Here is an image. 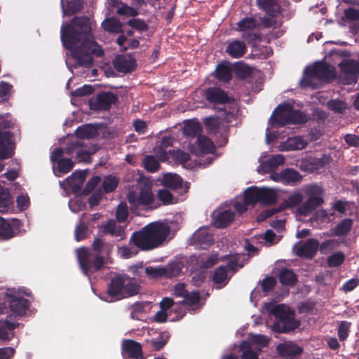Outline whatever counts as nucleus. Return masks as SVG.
Returning <instances> with one entry per match:
<instances>
[{"label":"nucleus","mask_w":359,"mask_h":359,"mask_svg":"<svg viewBox=\"0 0 359 359\" xmlns=\"http://www.w3.org/2000/svg\"><path fill=\"white\" fill-rule=\"evenodd\" d=\"M88 17L76 16L69 24L61 27V40L64 47L71 53L79 66L90 67L92 55L102 57L104 51L95 41Z\"/></svg>","instance_id":"f257e3e1"},{"label":"nucleus","mask_w":359,"mask_h":359,"mask_svg":"<svg viewBox=\"0 0 359 359\" xmlns=\"http://www.w3.org/2000/svg\"><path fill=\"white\" fill-rule=\"evenodd\" d=\"M170 233V227L161 222H154L132 233L129 243L142 251H150L161 246Z\"/></svg>","instance_id":"f03ea898"},{"label":"nucleus","mask_w":359,"mask_h":359,"mask_svg":"<svg viewBox=\"0 0 359 359\" xmlns=\"http://www.w3.org/2000/svg\"><path fill=\"white\" fill-rule=\"evenodd\" d=\"M92 248L97 252V255L93 258L87 248L82 247L77 250L79 263L86 276H90L103 268L104 260V257L100 254L105 252L108 255L112 246L107 243L102 238L96 237L92 243Z\"/></svg>","instance_id":"7ed1b4c3"},{"label":"nucleus","mask_w":359,"mask_h":359,"mask_svg":"<svg viewBox=\"0 0 359 359\" xmlns=\"http://www.w3.org/2000/svg\"><path fill=\"white\" fill-rule=\"evenodd\" d=\"M140 292V285L126 273H116L111 277L107 287L100 299L107 302H115Z\"/></svg>","instance_id":"20e7f679"},{"label":"nucleus","mask_w":359,"mask_h":359,"mask_svg":"<svg viewBox=\"0 0 359 359\" xmlns=\"http://www.w3.org/2000/svg\"><path fill=\"white\" fill-rule=\"evenodd\" d=\"M127 199L131 209L139 210L149 208L155 201L151 182L147 180L138 181L136 189L128 192Z\"/></svg>","instance_id":"39448f33"},{"label":"nucleus","mask_w":359,"mask_h":359,"mask_svg":"<svg viewBox=\"0 0 359 359\" xmlns=\"http://www.w3.org/2000/svg\"><path fill=\"white\" fill-rule=\"evenodd\" d=\"M271 313L276 318L272 328L278 333H286L295 330L299 325L290 313V309L284 304L273 307Z\"/></svg>","instance_id":"423d86ee"},{"label":"nucleus","mask_w":359,"mask_h":359,"mask_svg":"<svg viewBox=\"0 0 359 359\" xmlns=\"http://www.w3.org/2000/svg\"><path fill=\"white\" fill-rule=\"evenodd\" d=\"M334 69L323 61H318L313 66H308L304 69L306 77L302 80V84L304 87L311 86V79H328L334 76Z\"/></svg>","instance_id":"0eeeda50"},{"label":"nucleus","mask_w":359,"mask_h":359,"mask_svg":"<svg viewBox=\"0 0 359 359\" xmlns=\"http://www.w3.org/2000/svg\"><path fill=\"white\" fill-rule=\"evenodd\" d=\"M203 97L208 103L214 106L233 103L235 99L219 87H208L203 90Z\"/></svg>","instance_id":"6e6552de"},{"label":"nucleus","mask_w":359,"mask_h":359,"mask_svg":"<svg viewBox=\"0 0 359 359\" xmlns=\"http://www.w3.org/2000/svg\"><path fill=\"white\" fill-rule=\"evenodd\" d=\"M100 231L104 235L114 238L116 241H121L126 238V226L121 225L116 219H108L101 225Z\"/></svg>","instance_id":"1a4fd4ad"},{"label":"nucleus","mask_w":359,"mask_h":359,"mask_svg":"<svg viewBox=\"0 0 359 359\" xmlns=\"http://www.w3.org/2000/svg\"><path fill=\"white\" fill-rule=\"evenodd\" d=\"M292 104L289 103L280 104L273 111L269 119L271 126L283 127L288 124Z\"/></svg>","instance_id":"9d476101"},{"label":"nucleus","mask_w":359,"mask_h":359,"mask_svg":"<svg viewBox=\"0 0 359 359\" xmlns=\"http://www.w3.org/2000/svg\"><path fill=\"white\" fill-rule=\"evenodd\" d=\"M6 297L11 311L19 316H24L27 314L30 306V302L28 299L15 293L7 292Z\"/></svg>","instance_id":"9b49d317"},{"label":"nucleus","mask_w":359,"mask_h":359,"mask_svg":"<svg viewBox=\"0 0 359 359\" xmlns=\"http://www.w3.org/2000/svg\"><path fill=\"white\" fill-rule=\"evenodd\" d=\"M19 326L15 315H8L5 320H0V340L11 341L14 337V330Z\"/></svg>","instance_id":"f8f14e48"},{"label":"nucleus","mask_w":359,"mask_h":359,"mask_svg":"<svg viewBox=\"0 0 359 359\" xmlns=\"http://www.w3.org/2000/svg\"><path fill=\"white\" fill-rule=\"evenodd\" d=\"M116 101L117 97L113 93L102 92L97 94L95 100L90 101L89 106L93 110H108Z\"/></svg>","instance_id":"ddd939ff"},{"label":"nucleus","mask_w":359,"mask_h":359,"mask_svg":"<svg viewBox=\"0 0 359 359\" xmlns=\"http://www.w3.org/2000/svg\"><path fill=\"white\" fill-rule=\"evenodd\" d=\"M319 241L316 238H309L302 245L294 246L295 255L301 258L312 259L317 254Z\"/></svg>","instance_id":"4468645a"},{"label":"nucleus","mask_w":359,"mask_h":359,"mask_svg":"<svg viewBox=\"0 0 359 359\" xmlns=\"http://www.w3.org/2000/svg\"><path fill=\"white\" fill-rule=\"evenodd\" d=\"M280 359H299L303 349L292 341H285L276 347Z\"/></svg>","instance_id":"2eb2a0df"},{"label":"nucleus","mask_w":359,"mask_h":359,"mask_svg":"<svg viewBox=\"0 0 359 359\" xmlns=\"http://www.w3.org/2000/svg\"><path fill=\"white\" fill-rule=\"evenodd\" d=\"M339 67L348 84L355 83L359 75V62L354 60L343 61Z\"/></svg>","instance_id":"dca6fc26"},{"label":"nucleus","mask_w":359,"mask_h":359,"mask_svg":"<svg viewBox=\"0 0 359 359\" xmlns=\"http://www.w3.org/2000/svg\"><path fill=\"white\" fill-rule=\"evenodd\" d=\"M274 181L280 182L285 185L293 186L302 181V177L299 172L292 168H286L279 173L271 175Z\"/></svg>","instance_id":"f3484780"},{"label":"nucleus","mask_w":359,"mask_h":359,"mask_svg":"<svg viewBox=\"0 0 359 359\" xmlns=\"http://www.w3.org/2000/svg\"><path fill=\"white\" fill-rule=\"evenodd\" d=\"M9 131L0 130V159H8L14 154V143Z\"/></svg>","instance_id":"a211bd4d"},{"label":"nucleus","mask_w":359,"mask_h":359,"mask_svg":"<svg viewBox=\"0 0 359 359\" xmlns=\"http://www.w3.org/2000/svg\"><path fill=\"white\" fill-rule=\"evenodd\" d=\"M114 69L121 73L127 74L133 72L136 67L135 60L126 55H118L113 61Z\"/></svg>","instance_id":"6ab92c4d"},{"label":"nucleus","mask_w":359,"mask_h":359,"mask_svg":"<svg viewBox=\"0 0 359 359\" xmlns=\"http://www.w3.org/2000/svg\"><path fill=\"white\" fill-rule=\"evenodd\" d=\"M193 243L200 248L205 249L214 243V238L208 229H199L193 235Z\"/></svg>","instance_id":"aec40b11"},{"label":"nucleus","mask_w":359,"mask_h":359,"mask_svg":"<svg viewBox=\"0 0 359 359\" xmlns=\"http://www.w3.org/2000/svg\"><path fill=\"white\" fill-rule=\"evenodd\" d=\"M123 351L131 359H144L140 343L133 339H126L122 345Z\"/></svg>","instance_id":"412c9836"},{"label":"nucleus","mask_w":359,"mask_h":359,"mask_svg":"<svg viewBox=\"0 0 359 359\" xmlns=\"http://www.w3.org/2000/svg\"><path fill=\"white\" fill-rule=\"evenodd\" d=\"M323 202V198L320 196H311L298 207L297 212L302 216H307L316 208L320 206Z\"/></svg>","instance_id":"4be33fe9"},{"label":"nucleus","mask_w":359,"mask_h":359,"mask_svg":"<svg viewBox=\"0 0 359 359\" xmlns=\"http://www.w3.org/2000/svg\"><path fill=\"white\" fill-rule=\"evenodd\" d=\"M197 148L193 151L196 156L213 154L216 147L210 139L205 136H198L196 140Z\"/></svg>","instance_id":"5701e85b"},{"label":"nucleus","mask_w":359,"mask_h":359,"mask_svg":"<svg viewBox=\"0 0 359 359\" xmlns=\"http://www.w3.org/2000/svg\"><path fill=\"white\" fill-rule=\"evenodd\" d=\"M174 140V137L171 136H164L160 144L154 149V152L160 161L165 162L169 159V151H168L167 149L172 146Z\"/></svg>","instance_id":"b1692460"},{"label":"nucleus","mask_w":359,"mask_h":359,"mask_svg":"<svg viewBox=\"0 0 359 359\" xmlns=\"http://www.w3.org/2000/svg\"><path fill=\"white\" fill-rule=\"evenodd\" d=\"M278 194L276 191L269 187H259V203L262 205H271L276 203Z\"/></svg>","instance_id":"393cba45"},{"label":"nucleus","mask_w":359,"mask_h":359,"mask_svg":"<svg viewBox=\"0 0 359 359\" xmlns=\"http://www.w3.org/2000/svg\"><path fill=\"white\" fill-rule=\"evenodd\" d=\"M258 7L270 17L275 18L280 13V7L277 0H257Z\"/></svg>","instance_id":"a878e982"},{"label":"nucleus","mask_w":359,"mask_h":359,"mask_svg":"<svg viewBox=\"0 0 359 359\" xmlns=\"http://www.w3.org/2000/svg\"><path fill=\"white\" fill-rule=\"evenodd\" d=\"M215 77L220 81L228 83L232 79V69L227 62L218 64L215 68Z\"/></svg>","instance_id":"bb28decb"},{"label":"nucleus","mask_w":359,"mask_h":359,"mask_svg":"<svg viewBox=\"0 0 359 359\" xmlns=\"http://www.w3.org/2000/svg\"><path fill=\"white\" fill-rule=\"evenodd\" d=\"M247 51V46L243 41L235 40L229 43L226 52L233 58H240Z\"/></svg>","instance_id":"cd10ccee"},{"label":"nucleus","mask_w":359,"mask_h":359,"mask_svg":"<svg viewBox=\"0 0 359 359\" xmlns=\"http://www.w3.org/2000/svg\"><path fill=\"white\" fill-rule=\"evenodd\" d=\"M162 184L165 188L172 190H180L183 188V180L182 177L172 173L165 174L162 180Z\"/></svg>","instance_id":"c85d7f7f"},{"label":"nucleus","mask_w":359,"mask_h":359,"mask_svg":"<svg viewBox=\"0 0 359 359\" xmlns=\"http://www.w3.org/2000/svg\"><path fill=\"white\" fill-rule=\"evenodd\" d=\"M278 279L284 286L294 287L297 281V276L292 269L283 267L280 270Z\"/></svg>","instance_id":"c756f323"},{"label":"nucleus","mask_w":359,"mask_h":359,"mask_svg":"<svg viewBox=\"0 0 359 359\" xmlns=\"http://www.w3.org/2000/svg\"><path fill=\"white\" fill-rule=\"evenodd\" d=\"M234 217V212L230 210L219 212L214 219V225L217 228H225L233 222Z\"/></svg>","instance_id":"7c9ffc66"},{"label":"nucleus","mask_w":359,"mask_h":359,"mask_svg":"<svg viewBox=\"0 0 359 359\" xmlns=\"http://www.w3.org/2000/svg\"><path fill=\"white\" fill-rule=\"evenodd\" d=\"M75 135L79 139H92L98 135L97 128L92 124H85L76 128Z\"/></svg>","instance_id":"2f4dec72"},{"label":"nucleus","mask_w":359,"mask_h":359,"mask_svg":"<svg viewBox=\"0 0 359 359\" xmlns=\"http://www.w3.org/2000/svg\"><path fill=\"white\" fill-rule=\"evenodd\" d=\"M353 225V220L351 218L342 219L337 225L332 229V235L335 236H345L351 231Z\"/></svg>","instance_id":"473e14b6"},{"label":"nucleus","mask_w":359,"mask_h":359,"mask_svg":"<svg viewBox=\"0 0 359 359\" xmlns=\"http://www.w3.org/2000/svg\"><path fill=\"white\" fill-rule=\"evenodd\" d=\"M307 145V142L300 136L289 137L284 143L283 150L293 151L301 150L304 149Z\"/></svg>","instance_id":"72a5a7b5"},{"label":"nucleus","mask_w":359,"mask_h":359,"mask_svg":"<svg viewBox=\"0 0 359 359\" xmlns=\"http://www.w3.org/2000/svg\"><path fill=\"white\" fill-rule=\"evenodd\" d=\"M233 71L237 78L243 80L252 76L253 68L243 62H238L233 65Z\"/></svg>","instance_id":"f704fd0d"},{"label":"nucleus","mask_w":359,"mask_h":359,"mask_svg":"<svg viewBox=\"0 0 359 359\" xmlns=\"http://www.w3.org/2000/svg\"><path fill=\"white\" fill-rule=\"evenodd\" d=\"M102 27L104 31H107L109 33L118 34L123 32L122 29V23L120 22V20L114 18L104 20L102 22Z\"/></svg>","instance_id":"c9c22d12"},{"label":"nucleus","mask_w":359,"mask_h":359,"mask_svg":"<svg viewBox=\"0 0 359 359\" xmlns=\"http://www.w3.org/2000/svg\"><path fill=\"white\" fill-rule=\"evenodd\" d=\"M84 2L83 0L67 1V8L64 6V0H61V6L64 15H69L81 11L83 8Z\"/></svg>","instance_id":"e433bc0d"},{"label":"nucleus","mask_w":359,"mask_h":359,"mask_svg":"<svg viewBox=\"0 0 359 359\" xmlns=\"http://www.w3.org/2000/svg\"><path fill=\"white\" fill-rule=\"evenodd\" d=\"M13 205V200L8 190L0 184V211L7 212Z\"/></svg>","instance_id":"4c0bfd02"},{"label":"nucleus","mask_w":359,"mask_h":359,"mask_svg":"<svg viewBox=\"0 0 359 359\" xmlns=\"http://www.w3.org/2000/svg\"><path fill=\"white\" fill-rule=\"evenodd\" d=\"M243 201L250 205H255L259 203V187L257 186L248 187L244 191Z\"/></svg>","instance_id":"58836bf2"},{"label":"nucleus","mask_w":359,"mask_h":359,"mask_svg":"<svg viewBox=\"0 0 359 359\" xmlns=\"http://www.w3.org/2000/svg\"><path fill=\"white\" fill-rule=\"evenodd\" d=\"M15 232L11 223L0 217V240L6 241L15 236Z\"/></svg>","instance_id":"ea45409f"},{"label":"nucleus","mask_w":359,"mask_h":359,"mask_svg":"<svg viewBox=\"0 0 359 359\" xmlns=\"http://www.w3.org/2000/svg\"><path fill=\"white\" fill-rule=\"evenodd\" d=\"M308 121L306 114L299 109H295L292 105L288 124H303Z\"/></svg>","instance_id":"a19ab883"},{"label":"nucleus","mask_w":359,"mask_h":359,"mask_svg":"<svg viewBox=\"0 0 359 359\" xmlns=\"http://www.w3.org/2000/svg\"><path fill=\"white\" fill-rule=\"evenodd\" d=\"M86 171L76 170L69 177L67 178V182L69 185H75L78 188H80L86 179Z\"/></svg>","instance_id":"79ce46f5"},{"label":"nucleus","mask_w":359,"mask_h":359,"mask_svg":"<svg viewBox=\"0 0 359 359\" xmlns=\"http://www.w3.org/2000/svg\"><path fill=\"white\" fill-rule=\"evenodd\" d=\"M345 259V254L341 251H338L330 255L327 258L326 263L328 267H339L344 262Z\"/></svg>","instance_id":"37998d69"},{"label":"nucleus","mask_w":359,"mask_h":359,"mask_svg":"<svg viewBox=\"0 0 359 359\" xmlns=\"http://www.w3.org/2000/svg\"><path fill=\"white\" fill-rule=\"evenodd\" d=\"M303 199H304V196L302 195V194L299 193V192H295L291 195H290L287 199V201H285L284 203L280 204L279 205H283L285 208H284V210L287 208H293V207H296L297 205H302L301 203H302L303 201Z\"/></svg>","instance_id":"c03bdc74"},{"label":"nucleus","mask_w":359,"mask_h":359,"mask_svg":"<svg viewBox=\"0 0 359 359\" xmlns=\"http://www.w3.org/2000/svg\"><path fill=\"white\" fill-rule=\"evenodd\" d=\"M168 340V339L167 337L161 334L157 337L153 338L150 341H147V342L150 345L151 351H158L165 346Z\"/></svg>","instance_id":"a18cd8bd"},{"label":"nucleus","mask_w":359,"mask_h":359,"mask_svg":"<svg viewBox=\"0 0 359 359\" xmlns=\"http://www.w3.org/2000/svg\"><path fill=\"white\" fill-rule=\"evenodd\" d=\"M169 156H171L173 160L177 163H185L190 160V155L180 149L169 150Z\"/></svg>","instance_id":"49530a36"},{"label":"nucleus","mask_w":359,"mask_h":359,"mask_svg":"<svg viewBox=\"0 0 359 359\" xmlns=\"http://www.w3.org/2000/svg\"><path fill=\"white\" fill-rule=\"evenodd\" d=\"M201 129L200 125L197 123H186L184 128L183 133L187 137H195L196 136H201L200 133Z\"/></svg>","instance_id":"de8ad7c7"},{"label":"nucleus","mask_w":359,"mask_h":359,"mask_svg":"<svg viewBox=\"0 0 359 359\" xmlns=\"http://www.w3.org/2000/svg\"><path fill=\"white\" fill-rule=\"evenodd\" d=\"M143 165L144 169L150 172H156L160 167L158 161L151 155L146 156L144 158Z\"/></svg>","instance_id":"09e8293b"},{"label":"nucleus","mask_w":359,"mask_h":359,"mask_svg":"<svg viewBox=\"0 0 359 359\" xmlns=\"http://www.w3.org/2000/svg\"><path fill=\"white\" fill-rule=\"evenodd\" d=\"M327 105L330 110L338 114H343L347 108L346 103L338 99L330 100Z\"/></svg>","instance_id":"8fccbe9b"},{"label":"nucleus","mask_w":359,"mask_h":359,"mask_svg":"<svg viewBox=\"0 0 359 359\" xmlns=\"http://www.w3.org/2000/svg\"><path fill=\"white\" fill-rule=\"evenodd\" d=\"M118 184V180L116 177L109 175L104 179L102 187L106 193H111L116 189Z\"/></svg>","instance_id":"3c124183"},{"label":"nucleus","mask_w":359,"mask_h":359,"mask_svg":"<svg viewBox=\"0 0 359 359\" xmlns=\"http://www.w3.org/2000/svg\"><path fill=\"white\" fill-rule=\"evenodd\" d=\"M227 278V269L225 266H219L216 269L212 276V280L216 284L224 283Z\"/></svg>","instance_id":"603ef678"},{"label":"nucleus","mask_w":359,"mask_h":359,"mask_svg":"<svg viewBox=\"0 0 359 359\" xmlns=\"http://www.w3.org/2000/svg\"><path fill=\"white\" fill-rule=\"evenodd\" d=\"M131 243H129V245ZM138 248L135 247V245H127V246H123L118 248V252L121 255V257L125 259H129L134 256H136L139 250Z\"/></svg>","instance_id":"864d4df0"},{"label":"nucleus","mask_w":359,"mask_h":359,"mask_svg":"<svg viewBox=\"0 0 359 359\" xmlns=\"http://www.w3.org/2000/svg\"><path fill=\"white\" fill-rule=\"evenodd\" d=\"M339 245V242L336 239H329L319 243L318 249L323 255H326L328 250H332Z\"/></svg>","instance_id":"5fc2aeb1"},{"label":"nucleus","mask_w":359,"mask_h":359,"mask_svg":"<svg viewBox=\"0 0 359 359\" xmlns=\"http://www.w3.org/2000/svg\"><path fill=\"white\" fill-rule=\"evenodd\" d=\"M284 206L283 205H279L277 208H272L268 210H266L263 212H262L257 218V221L258 222H262L267 219L268 218L271 217L273 215L280 212L284 210Z\"/></svg>","instance_id":"6e6d98bb"},{"label":"nucleus","mask_w":359,"mask_h":359,"mask_svg":"<svg viewBox=\"0 0 359 359\" xmlns=\"http://www.w3.org/2000/svg\"><path fill=\"white\" fill-rule=\"evenodd\" d=\"M146 274L151 278H161L166 276L167 270L163 267L147 266Z\"/></svg>","instance_id":"4d7b16f0"},{"label":"nucleus","mask_w":359,"mask_h":359,"mask_svg":"<svg viewBox=\"0 0 359 359\" xmlns=\"http://www.w3.org/2000/svg\"><path fill=\"white\" fill-rule=\"evenodd\" d=\"M74 163L69 158H63L57 162V170L63 174H67L72 170Z\"/></svg>","instance_id":"13d9d810"},{"label":"nucleus","mask_w":359,"mask_h":359,"mask_svg":"<svg viewBox=\"0 0 359 359\" xmlns=\"http://www.w3.org/2000/svg\"><path fill=\"white\" fill-rule=\"evenodd\" d=\"M238 28L240 31L252 30L256 28V20L253 18H245L238 23Z\"/></svg>","instance_id":"bf43d9fd"},{"label":"nucleus","mask_w":359,"mask_h":359,"mask_svg":"<svg viewBox=\"0 0 359 359\" xmlns=\"http://www.w3.org/2000/svg\"><path fill=\"white\" fill-rule=\"evenodd\" d=\"M157 197L163 205H169L173 203L174 197L170 191L162 189L157 192Z\"/></svg>","instance_id":"052dcab7"},{"label":"nucleus","mask_w":359,"mask_h":359,"mask_svg":"<svg viewBox=\"0 0 359 359\" xmlns=\"http://www.w3.org/2000/svg\"><path fill=\"white\" fill-rule=\"evenodd\" d=\"M351 323L341 321L338 328V337L340 341H343L347 339L349 334Z\"/></svg>","instance_id":"680f3d73"},{"label":"nucleus","mask_w":359,"mask_h":359,"mask_svg":"<svg viewBox=\"0 0 359 359\" xmlns=\"http://www.w3.org/2000/svg\"><path fill=\"white\" fill-rule=\"evenodd\" d=\"M200 292L198 291H192L187 293L183 302L189 306H194L200 302Z\"/></svg>","instance_id":"e2e57ef3"},{"label":"nucleus","mask_w":359,"mask_h":359,"mask_svg":"<svg viewBox=\"0 0 359 359\" xmlns=\"http://www.w3.org/2000/svg\"><path fill=\"white\" fill-rule=\"evenodd\" d=\"M120 6H121L116 10V13L120 15L135 17L138 14L137 11L134 8L129 6L126 4L121 3Z\"/></svg>","instance_id":"0e129e2a"},{"label":"nucleus","mask_w":359,"mask_h":359,"mask_svg":"<svg viewBox=\"0 0 359 359\" xmlns=\"http://www.w3.org/2000/svg\"><path fill=\"white\" fill-rule=\"evenodd\" d=\"M88 229V226L86 223L80 222L75 229V239L77 241L84 239L86 237Z\"/></svg>","instance_id":"69168bd1"},{"label":"nucleus","mask_w":359,"mask_h":359,"mask_svg":"<svg viewBox=\"0 0 359 359\" xmlns=\"http://www.w3.org/2000/svg\"><path fill=\"white\" fill-rule=\"evenodd\" d=\"M128 25L140 32L147 31L148 25L144 21L138 18L130 19L128 22Z\"/></svg>","instance_id":"338daca9"},{"label":"nucleus","mask_w":359,"mask_h":359,"mask_svg":"<svg viewBox=\"0 0 359 359\" xmlns=\"http://www.w3.org/2000/svg\"><path fill=\"white\" fill-rule=\"evenodd\" d=\"M204 124L210 130H217L220 126V122L217 117L208 116L204 119Z\"/></svg>","instance_id":"774afa93"}]
</instances>
